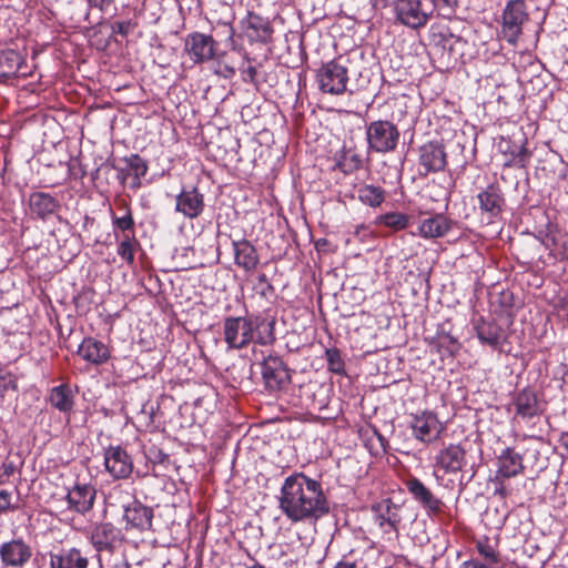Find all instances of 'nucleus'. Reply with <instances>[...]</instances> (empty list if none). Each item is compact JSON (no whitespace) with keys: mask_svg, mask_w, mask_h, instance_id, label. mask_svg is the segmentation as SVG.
<instances>
[{"mask_svg":"<svg viewBox=\"0 0 568 568\" xmlns=\"http://www.w3.org/2000/svg\"><path fill=\"white\" fill-rule=\"evenodd\" d=\"M278 507L292 523L316 521L329 513V504L321 483L303 473L285 478Z\"/></svg>","mask_w":568,"mask_h":568,"instance_id":"1","label":"nucleus"},{"mask_svg":"<svg viewBox=\"0 0 568 568\" xmlns=\"http://www.w3.org/2000/svg\"><path fill=\"white\" fill-rule=\"evenodd\" d=\"M316 82L323 93L341 95L347 91V67L339 59L331 60L317 70Z\"/></svg>","mask_w":568,"mask_h":568,"instance_id":"2","label":"nucleus"},{"mask_svg":"<svg viewBox=\"0 0 568 568\" xmlns=\"http://www.w3.org/2000/svg\"><path fill=\"white\" fill-rule=\"evenodd\" d=\"M368 149L377 153H387L396 149L399 140L397 126L386 120L373 121L366 129Z\"/></svg>","mask_w":568,"mask_h":568,"instance_id":"3","label":"nucleus"},{"mask_svg":"<svg viewBox=\"0 0 568 568\" xmlns=\"http://www.w3.org/2000/svg\"><path fill=\"white\" fill-rule=\"evenodd\" d=\"M529 20L524 0H510L503 11L501 32L506 41L516 44L523 33V26Z\"/></svg>","mask_w":568,"mask_h":568,"instance_id":"4","label":"nucleus"},{"mask_svg":"<svg viewBox=\"0 0 568 568\" xmlns=\"http://www.w3.org/2000/svg\"><path fill=\"white\" fill-rule=\"evenodd\" d=\"M223 334L229 348H245L254 341L253 320L244 316H229L223 322Z\"/></svg>","mask_w":568,"mask_h":568,"instance_id":"5","label":"nucleus"},{"mask_svg":"<svg viewBox=\"0 0 568 568\" xmlns=\"http://www.w3.org/2000/svg\"><path fill=\"white\" fill-rule=\"evenodd\" d=\"M32 556L31 545L22 537L12 538L0 545V560L4 568H23Z\"/></svg>","mask_w":568,"mask_h":568,"instance_id":"6","label":"nucleus"},{"mask_svg":"<svg viewBox=\"0 0 568 568\" xmlns=\"http://www.w3.org/2000/svg\"><path fill=\"white\" fill-rule=\"evenodd\" d=\"M410 428L415 439L424 444H432L439 439L444 425L433 412H422L412 417Z\"/></svg>","mask_w":568,"mask_h":568,"instance_id":"7","label":"nucleus"},{"mask_svg":"<svg viewBox=\"0 0 568 568\" xmlns=\"http://www.w3.org/2000/svg\"><path fill=\"white\" fill-rule=\"evenodd\" d=\"M262 376L267 390L280 392L291 383V374L283 359L268 355L262 363Z\"/></svg>","mask_w":568,"mask_h":568,"instance_id":"8","label":"nucleus"},{"mask_svg":"<svg viewBox=\"0 0 568 568\" xmlns=\"http://www.w3.org/2000/svg\"><path fill=\"white\" fill-rule=\"evenodd\" d=\"M418 153L420 175L440 172L446 168L447 154L443 143L438 141H429L419 148Z\"/></svg>","mask_w":568,"mask_h":568,"instance_id":"9","label":"nucleus"},{"mask_svg":"<svg viewBox=\"0 0 568 568\" xmlns=\"http://www.w3.org/2000/svg\"><path fill=\"white\" fill-rule=\"evenodd\" d=\"M216 42L212 36L192 32L184 39V52L194 64H201L214 58Z\"/></svg>","mask_w":568,"mask_h":568,"instance_id":"10","label":"nucleus"},{"mask_svg":"<svg viewBox=\"0 0 568 568\" xmlns=\"http://www.w3.org/2000/svg\"><path fill=\"white\" fill-rule=\"evenodd\" d=\"M394 10L397 20L412 29L424 27L432 14V11L423 8L420 0H396Z\"/></svg>","mask_w":568,"mask_h":568,"instance_id":"11","label":"nucleus"},{"mask_svg":"<svg viewBox=\"0 0 568 568\" xmlns=\"http://www.w3.org/2000/svg\"><path fill=\"white\" fill-rule=\"evenodd\" d=\"M90 540L98 552L113 554L122 546L123 535L112 524L103 523L93 528Z\"/></svg>","mask_w":568,"mask_h":568,"instance_id":"12","label":"nucleus"},{"mask_svg":"<svg viewBox=\"0 0 568 568\" xmlns=\"http://www.w3.org/2000/svg\"><path fill=\"white\" fill-rule=\"evenodd\" d=\"M478 209L481 219L487 223H493L498 219L505 205V199L498 185L489 184L477 194Z\"/></svg>","mask_w":568,"mask_h":568,"instance_id":"13","label":"nucleus"},{"mask_svg":"<svg viewBox=\"0 0 568 568\" xmlns=\"http://www.w3.org/2000/svg\"><path fill=\"white\" fill-rule=\"evenodd\" d=\"M123 518L126 529H138L144 531L151 528L153 509L143 505L138 499L131 503H122Z\"/></svg>","mask_w":568,"mask_h":568,"instance_id":"14","label":"nucleus"},{"mask_svg":"<svg viewBox=\"0 0 568 568\" xmlns=\"http://www.w3.org/2000/svg\"><path fill=\"white\" fill-rule=\"evenodd\" d=\"M104 466L113 478H128L133 470V462L121 446H110L104 453Z\"/></svg>","mask_w":568,"mask_h":568,"instance_id":"15","label":"nucleus"},{"mask_svg":"<svg viewBox=\"0 0 568 568\" xmlns=\"http://www.w3.org/2000/svg\"><path fill=\"white\" fill-rule=\"evenodd\" d=\"M405 487L413 499L426 509L428 514L436 515L442 511L444 506L443 501L437 498L420 479L409 477L405 481Z\"/></svg>","mask_w":568,"mask_h":568,"instance_id":"16","label":"nucleus"},{"mask_svg":"<svg viewBox=\"0 0 568 568\" xmlns=\"http://www.w3.org/2000/svg\"><path fill=\"white\" fill-rule=\"evenodd\" d=\"M95 496L97 489L94 486L90 484H75L68 490L65 499L70 509L85 515L93 508Z\"/></svg>","mask_w":568,"mask_h":568,"instance_id":"17","label":"nucleus"},{"mask_svg":"<svg viewBox=\"0 0 568 568\" xmlns=\"http://www.w3.org/2000/svg\"><path fill=\"white\" fill-rule=\"evenodd\" d=\"M204 210V195L196 189L183 190L175 199V211L186 219L199 217Z\"/></svg>","mask_w":568,"mask_h":568,"instance_id":"18","label":"nucleus"},{"mask_svg":"<svg viewBox=\"0 0 568 568\" xmlns=\"http://www.w3.org/2000/svg\"><path fill=\"white\" fill-rule=\"evenodd\" d=\"M498 468L496 470V479H508L524 473V457L515 452L514 448L507 447L503 449L497 457Z\"/></svg>","mask_w":568,"mask_h":568,"instance_id":"19","label":"nucleus"},{"mask_svg":"<svg viewBox=\"0 0 568 568\" xmlns=\"http://www.w3.org/2000/svg\"><path fill=\"white\" fill-rule=\"evenodd\" d=\"M242 27L251 42L267 43L272 39L273 28L263 17L248 12L242 20Z\"/></svg>","mask_w":568,"mask_h":568,"instance_id":"20","label":"nucleus"},{"mask_svg":"<svg viewBox=\"0 0 568 568\" xmlns=\"http://www.w3.org/2000/svg\"><path fill=\"white\" fill-rule=\"evenodd\" d=\"M436 463L445 473L462 471L467 464L466 450L459 444H449L439 450Z\"/></svg>","mask_w":568,"mask_h":568,"instance_id":"21","label":"nucleus"},{"mask_svg":"<svg viewBox=\"0 0 568 568\" xmlns=\"http://www.w3.org/2000/svg\"><path fill=\"white\" fill-rule=\"evenodd\" d=\"M513 405L515 406L516 415L524 419H530L541 414L537 394L530 388L519 390L513 399Z\"/></svg>","mask_w":568,"mask_h":568,"instance_id":"22","label":"nucleus"},{"mask_svg":"<svg viewBox=\"0 0 568 568\" xmlns=\"http://www.w3.org/2000/svg\"><path fill=\"white\" fill-rule=\"evenodd\" d=\"M51 568H88L89 559L77 548L61 549L50 554Z\"/></svg>","mask_w":568,"mask_h":568,"instance_id":"23","label":"nucleus"},{"mask_svg":"<svg viewBox=\"0 0 568 568\" xmlns=\"http://www.w3.org/2000/svg\"><path fill=\"white\" fill-rule=\"evenodd\" d=\"M78 354L87 362L100 365L110 358L108 346L93 337H87L79 346Z\"/></svg>","mask_w":568,"mask_h":568,"instance_id":"24","label":"nucleus"},{"mask_svg":"<svg viewBox=\"0 0 568 568\" xmlns=\"http://www.w3.org/2000/svg\"><path fill=\"white\" fill-rule=\"evenodd\" d=\"M276 318L270 314L258 315L253 321L254 341L260 345H273L275 337Z\"/></svg>","mask_w":568,"mask_h":568,"instance_id":"25","label":"nucleus"},{"mask_svg":"<svg viewBox=\"0 0 568 568\" xmlns=\"http://www.w3.org/2000/svg\"><path fill=\"white\" fill-rule=\"evenodd\" d=\"M474 328L478 339L483 344L497 347L503 338V328L495 320H485L480 317L475 322Z\"/></svg>","mask_w":568,"mask_h":568,"instance_id":"26","label":"nucleus"},{"mask_svg":"<svg viewBox=\"0 0 568 568\" xmlns=\"http://www.w3.org/2000/svg\"><path fill=\"white\" fill-rule=\"evenodd\" d=\"M29 206L32 214L45 220L58 211L60 204L55 197L48 193L34 192L29 197Z\"/></svg>","mask_w":568,"mask_h":568,"instance_id":"27","label":"nucleus"},{"mask_svg":"<svg viewBox=\"0 0 568 568\" xmlns=\"http://www.w3.org/2000/svg\"><path fill=\"white\" fill-rule=\"evenodd\" d=\"M452 227V221L443 214H436L422 221L418 232L425 239L444 236Z\"/></svg>","mask_w":568,"mask_h":568,"instance_id":"28","label":"nucleus"},{"mask_svg":"<svg viewBox=\"0 0 568 568\" xmlns=\"http://www.w3.org/2000/svg\"><path fill=\"white\" fill-rule=\"evenodd\" d=\"M235 263L245 271H253L258 264V254L255 247L246 240L233 242Z\"/></svg>","mask_w":568,"mask_h":568,"instance_id":"29","label":"nucleus"},{"mask_svg":"<svg viewBox=\"0 0 568 568\" xmlns=\"http://www.w3.org/2000/svg\"><path fill=\"white\" fill-rule=\"evenodd\" d=\"M49 403L61 413H70L74 406V395L68 384L54 386L49 393Z\"/></svg>","mask_w":568,"mask_h":568,"instance_id":"30","label":"nucleus"},{"mask_svg":"<svg viewBox=\"0 0 568 568\" xmlns=\"http://www.w3.org/2000/svg\"><path fill=\"white\" fill-rule=\"evenodd\" d=\"M376 521L385 532L397 531V526L400 523L398 507L390 500H384L377 507Z\"/></svg>","mask_w":568,"mask_h":568,"instance_id":"31","label":"nucleus"},{"mask_svg":"<svg viewBox=\"0 0 568 568\" xmlns=\"http://www.w3.org/2000/svg\"><path fill=\"white\" fill-rule=\"evenodd\" d=\"M476 549L484 561L498 566L501 562V556L498 550V539L481 536L475 540Z\"/></svg>","mask_w":568,"mask_h":568,"instance_id":"32","label":"nucleus"},{"mask_svg":"<svg viewBox=\"0 0 568 568\" xmlns=\"http://www.w3.org/2000/svg\"><path fill=\"white\" fill-rule=\"evenodd\" d=\"M357 199L365 205L378 207L385 201V190L372 184H359L355 187Z\"/></svg>","mask_w":568,"mask_h":568,"instance_id":"33","label":"nucleus"},{"mask_svg":"<svg viewBox=\"0 0 568 568\" xmlns=\"http://www.w3.org/2000/svg\"><path fill=\"white\" fill-rule=\"evenodd\" d=\"M408 215L399 212L382 214L376 219L377 224L385 225L386 227H389L393 231H400L406 229L408 226Z\"/></svg>","mask_w":568,"mask_h":568,"instance_id":"34","label":"nucleus"},{"mask_svg":"<svg viewBox=\"0 0 568 568\" xmlns=\"http://www.w3.org/2000/svg\"><path fill=\"white\" fill-rule=\"evenodd\" d=\"M437 352L442 357L454 356L460 348L457 338L449 334H439L435 342Z\"/></svg>","mask_w":568,"mask_h":568,"instance_id":"35","label":"nucleus"},{"mask_svg":"<svg viewBox=\"0 0 568 568\" xmlns=\"http://www.w3.org/2000/svg\"><path fill=\"white\" fill-rule=\"evenodd\" d=\"M363 165L362 156L353 152L351 150H345L341 156V160L337 162V166L344 173H352L356 170H359Z\"/></svg>","mask_w":568,"mask_h":568,"instance_id":"36","label":"nucleus"},{"mask_svg":"<svg viewBox=\"0 0 568 568\" xmlns=\"http://www.w3.org/2000/svg\"><path fill=\"white\" fill-rule=\"evenodd\" d=\"M21 57L17 51L9 50L0 54V68L4 74H14L21 65Z\"/></svg>","mask_w":568,"mask_h":568,"instance_id":"37","label":"nucleus"},{"mask_svg":"<svg viewBox=\"0 0 568 568\" xmlns=\"http://www.w3.org/2000/svg\"><path fill=\"white\" fill-rule=\"evenodd\" d=\"M132 500H135L134 496L122 486L113 487L108 496V504L110 507L121 508L122 503H131Z\"/></svg>","mask_w":568,"mask_h":568,"instance_id":"38","label":"nucleus"},{"mask_svg":"<svg viewBox=\"0 0 568 568\" xmlns=\"http://www.w3.org/2000/svg\"><path fill=\"white\" fill-rule=\"evenodd\" d=\"M133 243H134V236L133 235H129V234H124L123 239L120 242L119 247H118V254L124 261H126L128 264H130V265L134 263Z\"/></svg>","mask_w":568,"mask_h":568,"instance_id":"39","label":"nucleus"},{"mask_svg":"<svg viewBox=\"0 0 568 568\" xmlns=\"http://www.w3.org/2000/svg\"><path fill=\"white\" fill-rule=\"evenodd\" d=\"M130 170L134 173L135 180H140L148 172L146 162L139 154H131L124 159Z\"/></svg>","mask_w":568,"mask_h":568,"instance_id":"40","label":"nucleus"},{"mask_svg":"<svg viewBox=\"0 0 568 568\" xmlns=\"http://www.w3.org/2000/svg\"><path fill=\"white\" fill-rule=\"evenodd\" d=\"M326 357L328 369L333 373H342L344 371V361L341 356V353L336 348L326 349Z\"/></svg>","mask_w":568,"mask_h":568,"instance_id":"41","label":"nucleus"},{"mask_svg":"<svg viewBox=\"0 0 568 568\" xmlns=\"http://www.w3.org/2000/svg\"><path fill=\"white\" fill-rule=\"evenodd\" d=\"M112 222L116 229L124 233L130 232L132 235L134 234V220L131 212H126V214L121 217L113 216Z\"/></svg>","mask_w":568,"mask_h":568,"instance_id":"42","label":"nucleus"},{"mask_svg":"<svg viewBox=\"0 0 568 568\" xmlns=\"http://www.w3.org/2000/svg\"><path fill=\"white\" fill-rule=\"evenodd\" d=\"M135 27V22H133L132 20H126L115 21L114 23H112L111 29L112 33H119L122 37H126Z\"/></svg>","mask_w":568,"mask_h":568,"instance_id":"43","label":"nucleus"},{"mask_svg":"<svg viewBox=\"0 0 568 568\" xmlns=\"http://www.w3.org/2000/svg\"><path fill=\"white\" fill-rule=\"evenodd\" d=\"M18 505L12 503V494L8 490H0V513L18 509Z\"/></svg>","mask_w":568,"mask_h":568,"instance_id":"44","label":"nucleus"},{"mask_svg":"<svg viewBox=\"0 0 568 568\" xmlns=\"http://www.w3.org/2000/svg\"><path fill=\"white\" fill-rule=\"evenodd\" d=\"M17 467L13 462L4 460L0 467V484H4L16 473Z\"/></svg>","mask_w":568,"mask_h":568,"instance_id":"45","label":"nucleus"},{"mask_svg":"<svg viewBox=\"0 0 568 568\" xmlns=\"http://www.w3.org/2000/svg\"><path fill=\"white\" fill-rule=\"evenodd\" d=\"M530 156V152L521 146L518 152L514 155V161L517 165L525 166L527 159Z\"/></svg>","mask_w":568,"mask_h":568,"instance_id":"46","label":"nucleus"},{"mask_svg":"<svg viewBox=\"0 0 568 568\" xmlns=\"http://www.w3.org/2000/svg\"><path fill=\"white\" fill-rule=\"evenodd\" d=\"M242 73H243V81L244 82H251V83L255 82V78H256V74H257V70H256L255 67L250 65L245 70H243Z\"/></svg>","mask_w":568,"mask_h":568,"instance_id":"47","label":"nucleus"},{"mask_svg":"<svg viewBox=\"0 0 568 568\" xmlns=\"http://www.w3.org/2000/svg\"><path fill=\"white\" fill-rule=\"evenodd\" d=\"M9 388L16 389L17 383L11 377L1 376L0 377V390H7Z\"/></svg>","mask_w":568,"mask_h":568,"instance_id":"48","label":"nucleus"},{"mask_svg":"<svg viewBox=\"0 0 568 568\" xmlns=\"http://www.w3.org/2000/svg\"><path fill=\"white\" fill-rule=\"evenodd\" d=\"M89 4L99 9L109 6L113 0H88Z\"/></svg>","mask_w":568,"mask_h":568,"instance_id":"49","label":"nucleus"},{"mask_svg":"<svg viewBox=\"0 0 568 568\" xmlns=\"http://www.w3.org/2000/svg\"><path fill=\"white\" fill-rule=\"evenodd\" d=\"M471 568H496L497 566L491 565L487 561H479L476 559H471Z\"/></svg>","mask_w":568,"mask_h":568,"instance_id":"50","label":"nucleus"},{"mask_svg":"<svg viewBox=\"0 0 568 568\" xmlns=\"http://www.w3.org/2000/svg\"><path fill=\"white\" fill-rule=\"evenodd\" d=\"M559 444L568 452V432L561 433Z\"/></svg>","mask_w":568,"mask_h":568,"instance_id":"51","label":"nucleus"},{"mask_svg":"<svg viewBox=\"0 0 568 568\" xmlns=\"http://www.w3.org/2000/svg\"><path fill=\"white\" fill-rule=\"evenodd\" d=\"M562 258L568 260V237L561 244Z\"/></svg>","mask_w":568,"mask_h":568,"instance_id":"52","label":"nucleus"},{"mask_svg":"<svg viewBox=\"0 0 568 568\" xmlns=\"http://www.w3.org/2000/svg\"><path fill=\"white\" fill-rule=\"evenodd\" d=\"M335 568H357L355 562L339 561Z\"/></svg>","mask_w":568,"mask_h":568,"instance_id":"53","label":"nucleus"},{"mask_svg":"<svg viewBox=\"0 0 568 568\" xmlns=\"http://www.w3.org/2000/svg\"><path fill=\"white\" fill-rule=\"evenodd\" d=\"M70 171L72 172V174L75 176V178H79V179H82L84 175H85V172L80 170V173L78 174L75 172V166L73 163L70 164Z\"/></svg>","mask_w":568,"mask_h":568,"instance_id":"54","label":"nucleus"},{"mask_svg":"<svg viewBox=\"0 0 568 568\" xmlns=\"http://www.w3.org/2000/svg\"><path fill=\"white\" fill-rule=\"evenodd\" d=\"M112 568H131V565L126 560L115 562Z\"/></svg>","mask_w":568,"mask_h":568,"instance_id":"55","label":"nucleus"},{"mask_svg":"<svg viewBox=\"0 0 568 568\" xmlns=\"http://www.w3.org/2000/svg\"><path fill=\"white\" fill-rule=\"evenodd\" d=\"M500 301H514V296L510 292H503L500 294Z\"/></svg>","mask_w":568,"mask_h":568,"instance_id":"56","label":"nucleus"},{"mask_svg":"<svg viewBox=\"0 0 568 568\" xmlns=\"http://www.w3.org/2000/svg\"><path fill=\"white\" fill-rule=\"evenodd\" d=\"M326 244H327V240H325V239L318 240V241L316 242V248H317V250H321V248H322V246H324V245H326Z\"/></svg>","mask_w":568,"mask_h":568,"instance_id":"57","label":"nucleus"},{"mask_svg":"<svg viewBox=\"0 0 568 568\" xmlns=\"http://www.w3.org/2000/svg\"><path fill=\"white\" fill-rule=\"evenodd\" d=\"M225 71L227 72V74H225V77L233 75L235 73V70L230 67H225Z\"/></svg>","mask_w":568,"mask_h":568,"instance_id":"58","label":"nucleus"},{"mask_svg":"<svg viewBox=\"0 0 568 568\" xmlns=\"http://www.w3.org/2000/svg\"><path fill=\"white\" fill-rule=\"evenodd\" d=\"M258 282H260V283H267V277H266V275H265V274H261V275L258 276Z\"/></svg>","mask_w":568,"mask_h":568,"instance_id":"59","label":"nucleus"},{"mask_svg":"<svg viewBox=\"0 0 568 568\" xmlns=\"http://www.w3.org/2000/svg\"><path fill=\"white\" fill-rule=\"evenodd\" d=\"M463 568H471V560H467L462 565Z\"/></svg>","mask_w":568,"mask_h":568,"instance_id":"60","label":"nucleus"},{"mask_svg":"<svg viewBox=\"0 0 568 568\" xmlns=\"http://www.w3.org/2000/svg\"><path fill=\"white\" fill-rule=\"evenodd\" d=\"M247 568H265V567L263 565L255 564L254 566L247 567Z\"/></svg>","mask_w":568,"mask_h":568,"instance_id":"61","label":"nucleus"},{"mask_svg":"<svg viewBox=\"0 0 568 568\" xmlns=\"http://www.w3.org/2000/svg\"><path fill=\"white\" fill-rule=\"evenodd\" d=\"M496 493L500 494V495H504L505 494V489L504 487L499 488L496 490Z\"/></svg>","mask_w":568,"mask_h":568,"instance_id":"62","label":"nucleus"},{"mask_svg":"<svg viewBox=\"0 0 568 568\" xmlns=\"http://www.w3.org/2000/svg\"><path fill=\"white\" fill-rule=\"evenodd\" d=\"M134 186H140V180H135Z\"/></svg>","mask_w":568,"mask_h":568,"instance_id":"63","label":"nucleus"},{"mask_svg":"<svg viewBox=\"0 0 568 568\" xmlns=\"http://www.w3.org/2000/svg\"><path fill=\"white\" fill-rule=\"evenodd\" d=\"M131 568H141V565H140V562H139V564H136L135 566H131Z\"/></svg>","mask_w":568,"mask_h":568,"instance_id":"64","label":"nucleus"}]
</instances>
